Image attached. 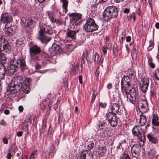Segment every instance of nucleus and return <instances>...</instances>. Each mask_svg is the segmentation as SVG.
<instances>
[{
	"label": "nucleus",
	"mask_w": 159,
	"mask_h": 159,
	"mask_svg": "<svg viewBox=\"0 0 159 159\" xmlns=\"http://www.w3.org/2000/svg\"><path fill=\"white\" fill-rule=\"evenodd\" d=\"M107 152V149L105 147H101L99 148L98 150V153L99 155L101 156H104L106 152Z\"/></svg>",
	"instance_id": "obj_26"
},
{
	"label": "nucleus",
	"mask_w": 159,
	"mask_h": 159,
	"mask_svg": "<svg viewBox=\"0 0 159 159\" xmlns=\"http://www.w3.org/2000/svg\"><path fill=\"white\" fill-rule=\"evenodd\" d=\"M152 58H149L148 60V63L149 64L150 66L152 68H154L155 65L154 64L152 63Z\"/></svg>",
	"instance_id": "obj_47"
},
{
	"label": "nucleus",
	"mask_w": 159,
	"mask_h": 159,
	"mask_svg": "<svg viewBox=\"0 0 159 159\" xmlns=\"http://www.w3.org/2000/svg\"><path fill=\"white\" fill-rule=\"evenodd\" d=\"M4 113L6 115H8L10 113V111L8 110H5L4 111Z\"/></svg>",
	"instance_id": "obj_64"
},
{
	"label": "nucleus",
	"mask_w": 159,
	"mask_h": 159,
	"mask_svg": "<svg viewBox=\"0 0 159 159\" xmlns=\"http://www.w3.org/2000/svg\"><path fill=\"white\" fill-rule=\"evenodd\" d=\"M121 84L122 92L123 93V91H124L125 92V93H128V90H129L130 88L132 87L130 86L129 83L123 82V83Z\"/></svg>",
	"instance_id": "obj_20"
},
{
	"label": "nucleus",
	"mask_w": 159,
	"mask_h": 159,
	"mask_svg": "<svg viewBox=\"0 0 159 159\" xmlns=\"http://www.w3.org/2000/svg\"><path fill=\"white\" fill-rule=\"evenodd\" d=\"M17 150V148L14 146H11L10 147L9 150L11 152H15Z\"/></svg>",
	"instance_id": "obj_44"
},
{
	"label": "nucleus",
	"mask_w": 159,
	"mask_h": 159,
	"mask_svg": "<svg viewBox=\"0 0 159 159\" xmlns=\"http://www.w3.org/2000/svg\"><path fill=\"white\" fill-rule=\"evenodd\" d=\"M26 66L25 60L23 58H20L16 60H14L8 68V74L11 75L14 74L18 69L22 70L25 68Z\"/></svg>",
	"instance_id": "obj_1"
},
{
	"label": "nucleus",
	"mask_w": 159,
	"mask_h": 159,
	"mask_svg": "<svg viewBox=\"0 0 159 159\" xmlns=\"http://www.w3.org/2000/svg\"><path fill=\"white\" fill-rule=\"evenodd\" d=\"M145 127L143 126H135L132 129L133 134L134 136H137L139 139V140L143 142V144L145 141L144 136Z\"/></svg>",
	"instance_id": "obj_3"
},
{
	"label": "nucleus",
	"mask_w": 159,
	"mask_h": 159,
	"mask_svg": "<svg viewBox=\"0 0 159 159\" xmlns=\"http://www.w3.org/2000/svg\"><path fill=\"white\" fill-rule=\"evenodd\" d=\"M152 122L153 125L157 126H159L158 118L157 116L154 115L152 119Z\"/></svg>",
	"instance_id": "obj_27"
},
{
	"label": "nucleus",
	"mask_w": 159,
	"mask_h": 159,
	"mask_svg": "<svg viewBox=\"0 0 159 159\" xmlns=\"http://www.w3.org/2000/svg\"><path fill=\"white\" fill-rule=\"evenodd\" d=\"M20 76H18L15 77L11 82V86L10 87L8 91L13 94H15L19 92L20 87Z\"/></svg>",
	"instance_id": "obj_4"
},
{
	"label": "nucleus",
	"mask_w": 159,
	"mask_h": 159,
	"mask_svg": "<svg viewBox=\"0 0 159 159\" xmlns=\"http://www.w3.org/2000/svg\"><path fill=\"white\" fill-rule=\"evenodd\" d=\"M40 106H41V109L42 110V111L44 110L45 108V107L44 104L43 103H41L40 104Z\"/></svg>",
	"instance_id": "obj_58"
},
{
	"label": "nucleus",
	"mask_w": 159,
	"mask_h": 159,
	"mask_svg": "<svg viewBox=\"0 0 159 159\" xmlns=\"http://www.w3.org/2000/svg\"><path fill=\"white\" fill-rule=\"evenodd\" d=\"M78 31V30L75 31L69 30L66 32V34L68 37L71 38L72 39H75L76 34Z\"/></svg>",
	"instance_id": "obj_19"
},
{
	"label": "nucleus",
	"mask_w": 159,
	"mask_h": 159,
	"mask_svg": "<svg viewBox=\"0 0 159 159\" xmlns=\"http://www.w3.org/2000/svg\"><path fill=\"white\" fill-rule=\"evenodd\" d=\"M120 106H117L116 104H111L110 109L111 112L117 114L119 111V107Z\"/></svg>",
	"instance_id": "obj_24"
},
{
	"label": "nucleus",
	"mask_w": 159,
	"mask_h": 159,
	"mask_svg": "<svg viewBox=\"0 0 159 159\" xmlns=\"http://www.w3.org/2000/svg\"><path fill=\"white\" fill-rule=\"evenodd\" d=\"M12 20V16L7 13H2L0 21L3 24L7 25Z\"/></svg>",
	"instance_id": "obj_12"
},
{
	"label": "nucleus",
	"mask_w": 159,
	"mask_h": 159,
	"mask_svg": "<svg viewBox=\"0 0 159 159\" xmlns=\"http://www.w3.org/2000/svg\"><path fill=\"white\" fill-rule=\"evenodd\" d=\"M75 47V46H73L71 44H68L66 46L67 51L70 52H72Z\"/></svg>",
	"instance_id": "obj_33"
},
{
	"label": "nucleus",
	"mask_w": 159,
	"mask_h": 159,
	"mask_svg": "<svg viewBox=\"0 0 159 159\" xmlns=\"http://www.w3.org/2000/svg\"><path fill=\"white\" fill-rule=\"evenodd\" d=\"M20 87L21 88L22 91L25 93H29L30 91L29 85L31 80L29 78H27L25 80L22 82V77L21 76Z\"/></svg>",
	"instance_id": "obj_9"
},
{
	"label": "nucleus",
	"mask_w": 159,
	"mask_h": 159,
	"mask_svg": "<svg viewBox=\"0 0 159 159\" xmlns=\"http://www.w3.org/2000/svg\"><path fill=\"white\" fill-rule=\"evenodd\" d=\"M131 40V38L130 36H128L126 37V41L127 42H129Z\"/></svg>",
	"instance_id": "obj_57"
},
{
	"label": "nucleus",
	"mask_w": 159,
	"mask_h": 159,
	"mask_svg": "<svg viewBox=\"0 0 159 159\" xmlns=\"http://www.w3.org/2000/svg\"><path fill=\"white\" fill-rule=\"evenodd\" d=\"M98 28L93 19L88 18L86 20V23L84 25L83 29L87 32H91L96 30Z\"/></svg>",
	"instance_id": "obj_5"
},
{
	"label": "nucleus",
	"mask_w": 159,
	"mask_h": 159,
	"mask_svg": "<svg viewBox=\"0 0 159 159\" xmlns=\"http://www.w3.org/2000/svg\"><path fill=\"white\" fill-rule=\"evenodd\" d=\"M127 100L133 104H135L136 100V93L135 89L133 88H130L128 90V93H125Z\"/></svg>",
	"instance_id": "obj_8"
},
{
	"label": "nucleus",
	"mask_w": 159,
	"mask_h": 159,
	"mask_svg": "<svg viewBox=\"0 0 159 159\" xmlns=\"http://www.w3.org/2000/svg\"><path fill=\"white\" fill-rule=\"evenodd\" d=\"M51 149L49 151V154L52 155V153H54L56 151L54 149V147L53 145H52L50 147Z\"/></svg>",
	"instance_id": "obj_43"
},
{
	"label": "nucleus",
	"mask_w": 159,
	"mask_h": 159,
	"mask_svg": "<svg viewBox=\"0 0 159 159\" xmlns=\"http://www.w3.org/2000/svg\"><path fill=\"white\" fill-rule=\"evenodd\" d=\"M19 111L22 112L23 111V108L22 106H20L18 108Z\"/></svg>",
	"instance_id": "obj_62"
},
{
	"label": "nucleus",
	"mask_w": 159,
	"mask_h": 159,
	"mask_svg": "<svg viewBox=\"0 0 159 159\" xmlns=\"http://www.w3.org/2000/svg\"><path fill=\"white\" fill-rule=\"evenodd\" d=\"M6 72V68L4 65H1L0 66V79H4Z\"/></svg>",
	"instance_id": "obj_22"
},
{
	"label": "nucleus",
	"mask_w": 159,
	"mask_h": 159,
	"mask_svg": "<svg viewBox=\"0 0 159 159\" xmlns=\"http://www.w3.org/2000/svg\"><path fill=\"white\" fill-rule=\"evenodd\" d=\"M81 159H93V154L87 151H83L80 155Z\"/></svg>",
	"instance_id": "obj_16"
},
{
	"label": "nucleus",
	"mask_w": 159,
	"mask_h": 159,
	"mask_svg": "<svg viewBox=\"0 0 159 159\" xmlns=\"http://www.w3.org/2000/svg\"><path fill=\"white\" fill-rule=\"evenodd\" d=\"M39 39L43 43H48L51 39V37L46 35L45 33H42L41 34L39 33Z\"/></svg>",
	"instance_id": "obj_17"
},
{
	"label": "nucleus",
	"mask_w": 159,
	"mask_h": 159,
	"mask_svg": "<svg viewBox=\"0 0 159 159\" xmlns=\"http://www.w3.org/2000/svg\"><path fill=\"white\" fill-rule=\"evenodd\" d=\"M62 2V7L63 11L66 13L67 11V7L68 5V2L67 0H61Z\"/></svg>",
	"instance_id": "obj_29"
},
{
	"label": "nucleus",
	"mask_w": 159,
	"mask_h": 159,
	"mask_svg": "<svg viewBox=\"0 0 159 159\" xmlns=\"http://www.w3.org/2000/svg\"><path fill=\"white\" fill-rule=\"evenodd\" d=\"M147 136L150 141L154 143H156L157 142V140L156 138L151 134H148Z\"/></svg>",
	"instance_id": "obj_30"
},
{
	"label": "nucleus",
	"mask_w": 159,
	"mask_h": 159,
	"mask_svg": "<svg viewBox=\"0 0 159 159\" xmlns=\"http://www.w3.org/2000/svg\"><path fill=\"white\" fill-rule=\"evenodd\" d=\"M22 132L19 131L17 133V135L18 137L21 136L22 135Z\"/></svg>",
	"instance_id": "obj_55"
},
{
	"label": "nucleus",
	"mask_w": 159,
	"mask_h": 159,
	"mask_svg": "<svg viewBox=\"0 0 159 159\" xmlns=\"http://www.w3.org/2000/svg\"><path fill=\"white\" fill-rule=\"evenodd\" d=\"M140 143V145L138 144H134L132 147L131 152L134 156L136 157V156L139 155L140 152V148L143 146V142Z\"/></svg>",
	"instance_id": "obj_13"
},
{
	"label": "nucleus",
	"mask_w": 159,
	"mask_h": 159,
	"mask_svg": "<svg viewBox=\"0 0 159 159\" xmlns=\"http://www.w3.org/2000/svg\"><path fill=\"white\" fill-rule=\"evenodd\" d=\"M129 77L127 76H125L124 77V80H122L121 83H123V82L129 83L130 81Z\"/></svg>",
	"instance_id": "obj_40"
},
{
	"label": "nucleus",
	"mask_w": 159,
	"mask_h": 159,
	"mask_svg": "<svg viewBox=\"0 0 159 159\" xmlns=\"http://www.w3.org/2000/svg\"><path fill=\"white\" fill-rule=\"evenodd\" d=\"M0 61L2 65H3L6 64L7 62V58L6 57H2V58L0 59Z\"/></svg>",
	"instance_id": "obj_45"
},
{
	"label": "nucleus",
	"mask_w": 159,
	"mask_h": 159,
	"mask_svg": "<svg viewBox=\"0 0 159 159\" xmlns=\"http://www.w3.org/2000/svg\"><path fill=\"white\" fill-rule=\"evenodd\" d=\"M151 43H152V42H151ZM150 45L148 47V51H150L153 48V44L151 43H150Z\"/></svg>",
	"instance_id": "obj_54"
},
{
	"label": "nucleus",
	"mask_w": 159,
	"mask_h": 159,
	"mask_svg": "<svg viewBox=\"0 0 159 159\" xmlns=\"http://www.w3.org/2000/svg\"><path fill=\"white\" fill-rule=\"evenodd\" d=\"M156 151L154 149H152L149 150L148 152V154L150 158L152 159L156 154Z\"/></svg>",
	"instance_id": "obj_31"
},
{
	"label": "nucleus",
	"mask_w": 159,
	"mask_h": 159,
	"mask_svg": "<svg viewBox=\"0 0 159 159\" xmlns=\"http://www.w3.org/2000/svg\"><path fill=\"white\" fill-rule=\"evenodd\" d=\"M22 125L23 126L22 128L23 129H24L25 130H26L27 129H28V124L27 123L24 122L23 124Z\"/></svg>",
	"instance_id": "obj_49"
},
{
	"label": "nucleus",
	"mask_w": 159,
	"mask_h": 159,
	"mask_svg": "<svg viewBox=\"0 0 159 159\" xmlns=\"http://www.w3.org/2000/svg\"><path fill=\"white\" fill-rule=\"evenodd\" d=\"M31 61L36 62L38 59V55L41 52L40 47L35 45L31 47L30 49Z\"/></svg>",
	"instance_id": "obj_7"
},
{
	"label": "nucleus",
	"mask_w": 159,
	"mask_h": 159,
	"mask_svg": "<svg viewBox=\"0 0 159 159\" xmlns=\"http://www.w3.org/2000/svg\"><path fill=\"white\" fill-rule=\"evenodd\" d=\"M11 155L10 153H8L7 155V157L8 159H10L11 158Z\"/></svg>",
	"instance_id": "obj_60"
},
{
	"label": "nucleus",
	"mask_w": 159,
	"mask_h": 159,
	"mask_svg": "<svg viewBox=\"0 0 159 159\" xmlns=\"http://www.w3.org/2000/svg\"><path fill=\"white\" fill-rule=\"evenodd\" d=\"M42 33H45L50 35L52 34L53 33L52 27L47 26L46 25L44 24L42 26V28L40 29L39 33L40 34Z\"/></svg>",
	"instance_id": "obj_14"
},
{
	"label": "nucleus",
	"mask_w": 159,
	"mask_h": 159,
	"mask_svg": "<svg viewBox=\"0 0 159 159\" xmlns=\"http://www.w3.org/2000/svg\"><path fill=\"white\" fill-rule=\"evenodd\" d=\"M149 80L147 78H144L141 79L140 82V88L143 93H145L148 89Z\"/></svg>",
	"instance_id": "obj_11"
},
{
	"label": "nucleus",
	"mask_w": 159,
	"mask_h": 159,
	"mask_svg": "<svg viewBox=\"0 0 159 159\" xmlns=\"http://www.w3.org/2000/svg\"><path fill=\"white\" fill-rule=\"evenodd\" d=\"M26 120H25L26 122H29L30 123L31 121V116L30 115H29L27 116L26 117Z\"/></svg>",
	"instance_id": "obj_51"
},
{
	"label": "nucleus",
	"mask_w": 159,
	"mask_h": 159,
	"mask_svg": "<svg viewBox=\"0 0 159 159\" xmlns=\"http://www.w3.org/2000/svg\"><path fill=\"white\" fill-rule=\"evenodd\" d=\"M147 121L144 115H141L140 116L139 122L141 125H143L146 123Z\"/></svg>",
	"instance_id": "obj_32"
},
{
	"label": "nucleus",
	"mask_w": 159,
	"mask_h": 159,
	"mask_svg": "<svg viewBox=\"0 0 159 159\" xmlns=\"http://www.w3.org/2000/svg\"><path fill=\"white\" fill-rule=\"evenodd\" d=\"M82 77L81 75H80L79 76V80L80 83L82 84L83 83L82 81Z\"/></svg>",
	"instance_id": "obj_59"
},
{
	"label": "nucleus",
	"mask_w": 159,
	"mask_h": 159,
	"mask_svg": "<svg viewBox=\"0 0 159 159\" xmlns=\"http://www.w3.org/2000/svg\"><path fill=\"white\" fill-rule=\"evenodd\" d=\"M3 142L4 143L7 144L8 143L7 139L6 138H4L3 139Z\"/></svg>",
	"instance_id": "obj_56"
},
{
	"label": "nucleus",
	"mask_w": 159,
	"mask_h": 159,
	"mask_svg": "<svg viewBox=\"0 0 159 159\" xmlns=\"http://www.w3.org/2000/svg\"><path fill=\"white\" fill-rule=\"evenodd\" d=\"M116 114L114 113L110 112L107 114V115L108 120L111 125L112 127L116 126L117 123Z\"/></svg>",
	"instance_id": "obj_10"
},
{
	"label": "nucleus",
	"mask_w": 159,
	"mask_h": 159,
	"mask_svg": "<svg viewBox=\"0 0 159 159\" xmlns=\"http://www.w3.org/2000/svg\"><path fill=\"white\" fill-rule=\"evenodd\" d=\"M94 145V143L93 141L89 142V144L88 145V147L89 150H91L93 148Z\"/></svg>",
	"instance_id": "obj_41"
},
{
	"label": "nucleus",
	"mask_w": 159,
	"mask_h": 159,
	"mask_svg": "<svg viewBox=\"0 0 159 159\" xmlns=\"http://www.w3.org/2000/svg\"><path fill=\"white\" fill-rule=\"evenodd\" d=\"M34 23V21L32 20H29L28 22H27L26 25H26V27H29L31 28L32 27L30 26L33 25Z\"/></svg>",
	"instance_id": "obj_39"
},
{
	"label": "nucleus",
	"mask_w": 159,
	"mask_h": 159,
	"mask_svg": "<svg viewBox=\"0 0 159 159\" xmlns=\"http://www.w3.org/2000/svg\"><path fill=\"white\" fill-rule=\"evenodd\" d=\"M4 32L8 35L11 36L14 33V31L12 27H9L7 25H6Z\"/></svg>",
	"instance_id": "obj_21"
},
{
	"label": "nucleus",
	"mask_w": 159,
	"mask_h": 159,
	"mask_svg": "<svg viewBox=\"0 0 159 159\" xmlns=\"http://www.w3.org/2000/svg\"><path fill=\"white\" fill-rule=\"evenodd\" d=\"M137 47L134 45L132 48V50L131 52V55L132 57H136L138 53Z\"/></svg>",
	"instance_id": "obj_28"
},
{
	"label": "nucleus",
	"mask_w": 159,
	"mask_h": 159,
	"mask_svg": "<svg viewBox=\"0 0 159 159\" xmlns=\"http://www.w3.org/2000/svg\"><path fill=\"white\" fill-rule=\"evenodd\" d=\"M103 62V58L101 57L99 62V64L101 65Z\"/></svg>",
	"instance_id": "obj_63"
},
{
	"label": "nucleus",
	"mask_w": 159,
	"mask_h": 159,
	"mask_svg": "<svg viewBox=\"0 0 159 159\" xmlns=\"http://www.w3.org/2000/svg\"><path fill=\"white\" fill-rule=\"evenodd\" d=\"M47 13L51 22L53 23H55L56 21V20L54 18L52 12L48 11L47 12Z\"/></svg>",
	"instance_id": "obj_35"
},
{
	"label": "nucleus",
	"mask_w": 159,
	"mask_h": 159,
	"mask_svg": "<svg viewBox=\"0 0 159 159\" xmlns=\"http://www.w3.org/2000/svg\"><path fill=\"white\" fill-rule=\"evenodd\" d=\"M106 102H100L99 104V107L102 108H105L106 106Z\"/></svg>",
	"instance_id": "obj_48"
},
{
	"label": "nucleus",
	"mask_w": 159,
	"mask_h": 159,
	"mask_svg": "<svg viewBox=\"0 0 159 159\" xmlns=\"http://www.w3.org/2000/svg\"><path fill=\"white\" fill-rule=\"evenodd\" d=\"M118 15V10L114 6H109L107 7L104 11L102 19L106 21L110 20L112 18L116 17Z\"/></svg>",
	"instance_id": "obj_2"
},
{
	"label": "nucleus",
	"mask_w": 159,
	"mask_h": 159,
	"mask_svg": "<svg viewBox=\"0 0 159 159\" xmlns=\"http://www.w3.org/2000/svg\"><path fill=\"white\" fill-rule=\"evenodd\" d=\"M99 55L97 52L95 53L94 55L93 56V61L95 63L98 62L99 58Z\"/></svg>",
	"instance_id": "obj_38"
},
{
	"label": "nucleus",
	"mask_w": 159,
	"mask_h": 159,
	"mask_svg": "<svg viewBox=\"0 0 159 159\" xmlns=\"http://www.w3.org/2000/svg\"><path fill=\"white\" fill-rule=\"evenodd\" d=\"M129 9L127 8H125L124 10V12L125 13H127L129 12Z\"/></svg>",
	"instance_id": "obj_61"
},
{
	"label": "nucleus",
	"mask_w": 159,
	"mask_h": 159,
	"mask_svg": "<svg viewBox=\"0 0 159 159\" xmlns=\"http://www.w3.org/2000/svg\"><path fill=\"white\" fill-rule=\"evenodd\" d=\"M21 23L22 24H23L25 27H26V25H26V20L25 17H23L21 18Z\"/></svg>",
	"instance_id": "obj_46"
},
{
	"label": "nucleus",
	"mask_w": 159,
	"mask_h": 159,
	"mask_svg": "<svg viewBox=\"0 0 159 159\" xmlns=\"http://www.w3.org/2000/svg\"><path fill=\"white\" fill-rule=\"evenodd\" d=\"M122 159H130L129 155L125 153L122 154Z\"/></svg>",
	"instance_id": "obj_42"
},
{
	"label": "nucleus",
	"mask_w": 159,
	"mask_h": 159,
	"mask_svg": "<svg viewBox=\"0 0 159 159\" xmlns=\"http://www.w3.org/2000/svg\"><path fill=\"white\" fill-rule=\"evenodd\" d=\"M49 50L51 52H59L61 51V50L60 46L55 43H54L49 48Z\"/></svg>",
	"instance_id": "obj_18"
},
{
	"label": "nucleus",
	"mask_w": 159,
	"mask_h": 159,
	"mask_svg": "<svg viewBox=\"0 0 159 159\" xmlns=\"http://www.w3.org/2000/svg\"><path fill=\"white\" fill-rule=\"evenodd\" d=\"M0 124L2 125H6V122L3 120H2L0 121Z\"/></svg>",
	"instance_id": "obj_53"
},
{
	"label": "nucleus",
	"mask_w": 159,
	"mask_h": 159,
	"mask_svg": "<svg viewBox=\"0 0 159 159\" xmlns=\"http://www.w3.org/2000/svg\"><path fill=\"white\" fill-rule=\"evenodd\" d=\"M37 157V152H34L31 153L30 156V159H35Z\"/></svg>",
	"instance_id": "obj_37"
},
{
	"label": "nucleus",
	"mask_w": 159,
	"mask_h": 159,
	"mask_svg": "<svg viewBox=\"0 0 159 159\" xmlns=\"http://www.w3.org/2000/svg\"><path fill=\"white\" fill-rule=\"evenodd\" d=\"M112 104H116L119 106H120L122 104L121 100L119 97L114 98L112 99Z\"/></svg>",
	"instance_id": "obj_25"
},
{
	"label": "nucleus",
	"mask_w": 159,
	"mask_h": 159,
	"mask_svg": "<svg viewBox=\"0 0 159 159\" xmlns=\"http://www.w3.org/2000/svg\"><path fill=\"white\" fill-rule=\"evenodd\" d=\"M108 130V129L107 128L106 129H105L101 134V137L102 138H104V137H107L109 136Z\"/></svg>",
	"instance_id": "obj_34"
},
{
	"label": "nucleus",
	"mask_w": 159,
	"mask_h": 159,
	"mask_svg": "<svg viewBox=\"0 0 159 159\" xmlns=\"http://www.w3.org/2000/svg\"><path fill=\"white\" fill-rule=\"evenodd\" d=\"M9 43L7 40L4 38L2 37L0 39V59L2 57H5L4 54L1 52L5 51L8 52L9 51Z\"/></svg>",
	"instance_id": "obj_6"
},
{
	"label": "nucleus",
	"mask_w": 159,
	"mask_h": 159,
	"mask_svg": "<svg viewBox=\"0 0 159 159\" xmlns=\"http://www.w3.org/2000/svg\"><path fill=\"white\" fill-rule=\"evenodd\" d=\"M71 22L74 25H77L81 21V15L80 14L75 13L72 14Z\"/></svg>",
	"instance_id": "obj_15"
},
{
	"label": "nucleus",
	"mask_w": 159,
	"mask_h": 159,
	"mask_svg": "<svg viewBox=\"0 0 159 159\" xmlns=\"http://www.w3.org/2000/svg\"><path fill=\"white\" fill-rule=\"evenodd\" d=\"M155 77L157 78L158 80H159V69H157L156 72Z\"/></svg>",
	"instance_id": "obj_50"
},
{
	"label": "nucleus",
	"mask_w": 159,
	"mask_h": 159,
	"mask_svg": "<svg viewBox=\"0 0 159 159\" xmlns=\"http://www.w3.org/2000/svg\"><path fill=\"white\" fill-rule=\"evenodd\" d=\"M139 106L142 109L146 110L148 107V103L145 100H141L139 103Z\"/></svg>",
	"instance_id": "obj_23"
},
{
	"label": "nucleus",
	"mask_w": 159,
	"mask_h": 159,
	"mask_svg": "<svg viewBox=\"0 0 159 159\" xmlns=\"http://www.w3.org/2000/svg\"><path fill=\"white\" fill-rule=\"evenodd\" d=\"M128 73L130 76H133V77L135 76V72L134 71V70L132 68H130L128 69Z\"/></svg>",
	"instance_id": "obj_36"
},
{
	"label": "nucleus",
	"mask_w": 159,
	"mask_h": 159,
	"mask_svg": "<svg viewBox=\"0 0 159 159\" xmlns=\"http://www.w3.org/2000/svg\"><path fill=\"white\" fill-rule=\"evenodd\" d=\"M96 96V94H95L94 91H93V94L92 97V100H91V101H92V102H94V100H95V99Z\"/></svg>",
	"instance_id": "obj_52"
}]
</instances>
